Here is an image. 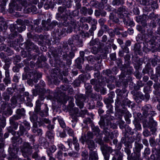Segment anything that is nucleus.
I'll return each mask as SVG.
<instances>
[{"label": "nucleus", "mask_w": 160, "mask_h": 160, "mask_svg": "<svg viewBox=\"0 0 160 160\" xmlns=\"http://www.w3.org/2000/svg\"><path fill=\"white\" fill-rule=\"evenodd\" d=\"M42 76L41 73L38 72L36 71H31L26 75H22V78L23 80L27 79V83L30 86H32L33 84V82H37Z\"/></svg>", "instance_id": "nucleus-1"}, {"label": "nucleus", "mask_w": 160, "mask_h": 160, "mask_svg": "<svg viewBox=\"0 0 160 160\" xmlns=\"http://www.w3.org/2000/svg\"><path fill=\"white\" fill-rule=\"evenodd\" d=\"M13 7V8L16 10L21 11L23 8V11L25 13H28L30 12H34L36 11L37 8L34 6L32 7L33 9H31L29 8H28V5L27 2L24 1H18V4L15 5H12Z\"/></svg>", "instance_id": "nucleus-2"}, {"label": "nucleus", "mask_w": 160, "mask_h": 160, "mask_svg": "<svg viewBox=\"0 0 160 160\" xmlns=\"http://www.w3.org/2000/svg\"><path fill=\"white\" fill-rule=\"evenodd\" d=\"M12 144L10 145L8 149V152H13V155L15 156V153H18L19 150V146L21 144L22 142V138L20 136H14L11 138Z\"/></svg>", "instance_id": "nucleus-3"}, {"label": "nucleus", "mask_w": 160, "mask_h": 160, "mask_svg": "<svg viewBox=\"0 0 160 160\" xmlns=\"http://www.w3.org/2000/svg\"><path fill=\"white\" fill-rule=\"evenodd\" d=\"M34 148L35 145H33V147L31 146L29 143L26 142H24L23 145L20 147L22 155L25 158L31 155L33 151L32 149H34Z\"/></svg>", "instance_id": "nucleus-4"}, {"label": "nucleus", "mask_w": 160, "mask_h": 160, "mask_svg": "<svg viewBox=\"0 0 160 160\" xmlns=\"http://www.w3.org/2000/svg\"><path fill=\"white\" fill-rule=\"evenodd\" d=\"M70 114L72 119L71 121L73 123L72 124V127H74L78 121L77 117H83L87 112V111H70Z\"/></svg>", "instance_id": "nucleus-5"}, {"label": "nucleus", "mask_w": 160, "mask_h": 160, "mask_svg": "<svg viewBox=\"0 0 160 160\" xmlns=\"http://www.w3.org/2000/svg\"><path fill=\"white\" fill-rule=\"evenodd\" d=\"M147 33L148 38L146 39L144 45L145 47L147 48L148 51L150 49V48L148 47H150L148 46L149 44V45L155 44L156 37L153 35V32L152 29L148 30Z\"/></svg>", "instance_id": "nucleus-6"}, {"label": "nucleus", "mask_w": 160, "mask_h": 160, "mask_svg": "<svg viewBox=\"0 0 160 160\" xmlns=\"http://www.w3.org/2000/svg\"><path fill=\"white\" fill-rule=\"evenodd\" d=\"M68 44L71 46L72 50L73 46L82 47L83 45L82 40L77 35H73L70 38L68 41Z\"/></svg>", "instance_id": "nucleus-7"}, {"label": "nucleus", "mask_w": 160, "mask_h": 160, "mask_svg": "<svg viewBox=\"0 0 160 160\" xmlns=\"http://www.w3.org/2000/svg\"><path fill=\"white\" fill-rule=\"evenodd\" d=\"M150 97V95L148 92H146L144 96L142 93L138 92L133 96L134 99L138 103L141 102L142 100L147 102L149 100Z\"/></svg>", "instance_id": "nucleus-8"}, {"label": "nucleus", "mask_w": 160, "mask_h": 160, "mask_svg": "<svg viewBox=\"0 0 160 160\" xmlns=\"http://www.w3.org/2000/svg\"><path fill=\"white\" fill-rule=\"evenodd\" d=\"M100 149L105 160H109L110 154L113 151L112 148L108 146L107 144H104L100 147Z\"/></svg>", "instance_id": "nucleus-9"}, {"label": "nucleus", "mask_w": 160, "mask_h": 160, "mask_svg": "<svg viewBox=\"0 0 160 160\" xmlns=\"http://www.w3.org/2000/svg\"><path fill=\"white\" fill-rule=\"evenodd\" d=\"M81 142L84 144L85 142H86L88 145V147L90 151L96 150L95 149V143L94 141L91 139H88L87 138L86 135L84 134L83 136H82L80 139Z\"/></svg>", "instance_id": "nucleus-10"}, {"label": "nucleus", "mask_w": 160, "mask_h": 160, "mask_svg": "<svg viewBox=\"0 0 160 160\" xmlns=\"http://www.w3.org/2000/svg\"><path fill=\"white\" fill-rule=\"evenodd\" d=\"M41 89V90H40L39 87H36V88L32 90L34 95L36 96L38 94L39 95V100L40 101L43 100L46 96L44 95L46 92V89L44 88Z\"/></svg>", "instance_id": "nucleus-11"}, {"label": "nucleus", "mask_w": 160, "mask_h": 160, "mask_svg": "<svg viewBox=\"0 0 160 160\" xmlns=\"http://www.w3.org/2000/svg\"><path fill=\"white\" fill-rule=\"evenodd\" d=\"M0 126L2 128H4L6 125V119L4 116H7L11 115L12 114V111H0Z\"/></svg>", "instance_id": "nucleus-12"}, {"label": "nucleus", "mask_w": 160, "mask_h": 160, "mask_svg": "<svg viewBox=\"0 0 160 160\" xmlns=\"http://www.w3.org/2000/svg\"><path fill=\"white\" fill-rule=\"evenodd\" d=\"M62 50V52H63V54L62 55L63 59H66L68 56L71 58H73L74 57L75 54L72 52H70L68 55L66 54V52L69 50V48L66 42L64 43Z\"/></svg>", "instance_id": "nucleus-13"}, {"label": "nucleus", "mask_w": 160, "mask_h": 160, "mask_svg": "<svg viewBox=\"0 0 160 160\" xmlns=\"http://www.w3.org/2000/svg\"><path fill=\"white\" fill-rule=\"evenodd\" d=\"M142 122L143 127L144 128L147 127H156L157 125V122L154 120L152 117L149 118L148 122H147L146 119H144Z\"/></svg>", "instance_id": "nucleus-14"}, {"label": "nucleus", "mask_w": 160, "mask_h": 160, "mask_svg": "<svg viewBox=\"0 0 160 160\" xmlns=\"http://www.w3.org/2000/svg\"><path fill=\"white\" fill-rule=\"evenodd\" d=\"M75 98L76 104L80 109L82 108L83 107V102L85 100L84 96L82 94H79L76 95Z\"/></svg>", "instance_id": "nucleus-15"}, {"label": "nucleus", "mask_w": 160, "mask_h": 160, "mask_svg": "<svg viewBox=\"0 0 160 160\" xmlns=\"http://www.w3.org/2000/svg\"><path fill=\"white\" fill-rule=\"evenodd\" d=\"M116 92L119 99H120L122 101H124L125 99L127 100L126 98L128 96V92L126 89L124 88L122 90H117Z\"/></svg>", "instance_id": "nucleus-16"}, {"label": "nucleus", "mask_w": 160, "mask_h": 160, "mask_svg": "<svg viewBox=\"0 0 160 160\" xmlns=\"http://www.w3.org/2000/svg\"><path fill=\"white\" fill-rule=\"evenodd\" d=\"M80 21L81 22L83 21L86 22L88 23L91 22L93 23L92 24L91 28L93 30H95L96 28V24L97 23V21L95 19H92L91 17H89L87 18H83L81 19Z\"/></svg>", "instance_id": "nucleus-17"}, {"label": "nucleus", "mask_w": 160, "mask_h": 160, "mask_svg": "<svg viewBox=\"0 0 160 160\" xmlns=\"http://www.w3.org/2000/svg\"><path fill=\"white\" fill-rule=\"evenodd\" d=\"M19 130L17 132V134L19 136H24L26 135L27 137L29 136V134L28 133L27 129L25 128L21 124H20Z\"/></svg>", "instance_id": "nucleus-18"}, {"label": "nucleus", "mask_w": 160, "mask_h": 160, "mask_svg": "<svg viewBox=\"0 0 160 160\" xmlns=\"http://www.w3.org/2000/svg\"><path fill=\"white\" fill-rule=\"evenodd\" d=\"M117 12L118 13V15L120 16H118L121 18L123 19L124 18V14L126 15L127 14V12L126 10V8L125 7L123 6L122 7H120L118 8L117 10Z\"/></svg>", "instance_id": "nucleus-19"}, {"label": "nucleus", "mask_w": 160, "mask_h": 160, "mask_svg": "<svg viewBox=\"0 0 160 160\" xmlns=\"http://www.w3.org/2000/svg\"><path fill=\"white\" fill-rule=\"evenodd\" d=\"M98 159L97 150H91L89 152V160H98Z\"/></svg>", "instance_id": "nucleus-20"}, {"label": "nucleus", "mask_w": 160, "mask_h": 160, "mask_svg": "<svg viewBox=\"0 0 160 160\" xmlns=\"http://www.w3.org/2000/svg\"><path fill=\"white\" fill-rule=\"evenodd\" d=\"M127 20L126 19L124 18L122 19V21L126 26H129L131 27L134 26L135 24L134 23L132 19H131L128 17H127Z\"/></svg>", "instance_id": "nucleus-21"}, {"label": "nucleus", "mask_w": 160, "mask_h": 160, "mask_svg": "<svg viewBox=\"0 0 160 160\" xmlns=\"http://www.w3.org/2000/svg\"><path fill=\"white\" fill-rule=\"evenodd\" d=\"M115 96L114 92H111L108 94V97L104 99V102L106 104L111 103L113 102V98Z\"/></svg>", "instance_id": "nucleus-22"}, {"label": "nucleus", "mask_w": 160, "mask_h": 160, "mask_svg": "<svg viewBox=\"0 0 160 160\" xmlns=\"http://www.w3.org/2000/svg\"><path fill=\"white\" fill-rule=\"evenodd\" d=\"M37 111H34L32 112V114L31 112H29L30 115V119L32 122H36L38 120V112Z\"/></svg>", "instance_id": "nucleus-23"}, {"label": "nucleus", "mask_w": 160, "mask_h": 160, "mask_svg": "<svg viewBox=\"0 0 160 160\" xmlns=\"http://www.w3.org/2000/svg\"><path fill=\"white\" fill-rule=\"evenodd\" d=\"M135 104L132 102H131L130 101H128L126 104H124L123 109L127 110L128 109H132L134 110L133 108L135 106Z\"/></svg>", "instance_id": "nucleus-24"}, {"label": "nucleus", "mask_w": 160, "mask_h": 160, "mask_svg": "<svg viewBox=\"0 0 160 160\" xmlns=\"http://www.w3.org/2000/svg\"><path fill=\"white\" fill-rule=\"evenodd\" d=\"M16 112V114L12 117L16 120L20 119L22 117H24L25 115L24 111H17Z\"/></svg>", "instance_id": "nucleus-25"}, {"label": "nucleus", "mask_w": 160, "mask_h": 160, "mask_svg": "<svg viewBox=\"0 0 160 160\" xmlns=\"http://www.w3.org/2000/svg\"><path fill=\"white\" fill-rule=\"evenodd\" d=\"M122 154L120 151L117 150L116 151L115 154L113 157L112 160H122Z\"/></svg>", "instance_id": "nucleus-26"}, {"label": "nucleus", "mask_w": 160, "mask_h": 160, "mask_svg": "<svg viewBox=\"0 0 160 160\" xmlns=\"http://www.w3.org/2000/svg\"><path fill=\"white\" fill-rule=\"evenodd\" d=\"M143 147L142 144L139 143L137 142H135V148H134V151L136 152H140L141 150Z\"/></svg>", "instance_id": "nucleus-27"}, {"label": "nucleus", "mask_w": 160, "mask_h": 160, "mask_svg": "<svg viewBox=\"0 0 160 160\" xmlns=\"http://www.w3.org/2000/svg\"><path fill=\"white\" fill-rule=\"evenodd\" d=\"M14 118L12 117L10 118L9 121L11 125L13 127V128L15 130H16L18 128V122H16Z\"/></svg>", "instance_id": "nucleus-28"}, {"label": "nucleus", "mask_w": 160, "mask_h": 160, "mask_svg": "<svg viewBox=\"0 0 160 160\" xmlns=\"http://www.w3.org/2000/svg\"><path fill=\"white\" fill-rule=\"evenodd\" d=\"M35 152L32 153V158H34L35 160H38L39 158V155L38 154L39 152V150L38 149V146L37 145H35V148L34 149Z\"/></svg>", "instance_id": "nucleus-29"}, {"label": "nucleus", "mask_w": 160, "mask_h": 160, "mask_svg": "<svg viewBox=\"0 0 160 160\" xmlns=\"http://www.w3.org/2000/svg\"><path fill=\"white\" fill-rule=\"evenodd\" d=\"M31 96H28L25 98H24L23 99L25 101L26 105L28 106L32 107L33 106L32 103L31 102L32 99L31 98Z\"/></svg>", "instance_id": "nucleus-30"}, {"label": "nucleus", "mask_w": 160, "mask_h": 160, "mask_svg": "<svg viewBox=\"0 0 160 160\" xmlns=\"http://www.w3.org/2000/svg\"><path fill=\"white\" fill-rule=\"evenodd\" d=\"M46 136L50 139L51 143H53L54 142V135L52 131H47L46 133Z\"/></svg>", "instance_id": "nucleus-31"}, {"label": "nucleus", "mask_w": 160, "mask_h": 160, "mask_svg": "<svg viewBox=\"0 0 160 160\" xmlns=\"http://www.w3.org/2000/svg\"><path fill=\"white\" fill-rule=\"evenodd\" d=\"M120 99H119L118 98L117 100L116 101L115 105L116 107L117 108H119V109H116V110H121V109H123V105L120 104Z\"/></svg>", "instance_id": "nucleus-32"}, {"label": "nucleus", "mask_w": 160, "mask_h": 160, "mask_svg": "<svg viewBox=\"0 0 160 160\" xmlns=\"http://www.w3.org/2000/svg\"><path fill=\"white\" fill-rule=\"evenodd\" d=\"M128 138V136L126 134H125L124 136L122 137L121 139V142L123 143L125 147H131V146L130 145H128L127 144V138Z\"/></svg>", "instance_id": "nucleus-33"}, {"label": "nucleus", "mask_w": 160, "mask_h": 160, "mask_svg": "<svg viewBox=\"0 0 160 160\" xmlns=\"http://www.w3.org/2000/svg\"><path fill=\"white\" fill-rule=\"evenodd\" d=\"M43 122L46 124H49L51 123V121L48 119L46 118H42L40 121V122H38L39 127H40L43 124Z\"/></svg>", "instance_id": "nucleus-34"}, {"label": "nucleus", "mask_w": 160, "mask_h": 160, "mask_svg": "<svg viewBox=\"0 0 160 160\" xmlns=\"http://www.w3.org/2000/svg\"><path fill=\"white\" fill-rule=\"evenodd\" d=\"M38 0H29V4H28V8H30L31 9H33L32 7L33 6H34L36 7V6L34 5H33V4L36 5L38 3Z\"/></svg>", "instance_id": "nucleus-35"}, {"label": "nucleus", "mask_w": 160, "mask_h": 160, "mask_svg": "<svg viewBox=\"0 0 160 160\" xmlns=\"http://www.w3.org/2000/svg\"><path fill=\"white\" fill-rule=\"evenodd\" d=\"M58 24V22L57 21H53L50 24V25H49L48 24L47 22L45 26H44L45 27H47V30L50 29L54 26H56Z\"/></svg>", "instance_id": "nucleus-36"}, {"label": "nucleus", "mask_w": 160, "mask_h": 160, "mask_svg": "<svg viewBox=\"0 0 160 160\" xmlns=\"http://www.w3.org/2000/svg\"><path fill=\"white\" fill-rule=\"evenodd\" d=\"M154 112L153 111H144L142 114L146 118L149 114L151 115V117H152L154 114Z\"/></svg>", "instance_id": "nucleus-37"}, {"label": "nucleus", "mask_w": 160, "mask_h": 160, "mask_svg": "<svg viewBox=\"0 0 160 160\" xmlns=\"http://www.w3.org/2000/svg\"><path fill=\"white\" fill-rule=\"evenodd\" d=\"M14 28L15 29H17V31L20 32L24 31L26 28V26L24 25L18 27L16 25L14 26Z\"/></svg>", "instance_id": "nucleus-38"}, {"label": "nucleus", "mask_w": 160, "mask_h": 160, "mask_svg": "<svg viewBox=\"0 0 160 160\" xmlns=\"http://www.w3.org/2000/svg\"><path fill=\"white\" fill-rule=\"evenodd\" d=\"M1 57L3 59V60L5 63H10L11 62L10 59L6 55H5L3 53L0 54Z\"/></svg>", "instance_id": "nucleus-39"}, {"label": "nucleus", "mask_w": 160, "mask_h": 160, "mask_svg": "<svg viewBox=\"0 0 160 160\" xmlns=\"http://www.w3.org/2000/svg\"><path fill=\"white\" fill-rule=\"evenodd\" d=\"M56 157L58 159V160H62L63 159L62 152L60 150L59 151L56 155Z\"/></svg>", "instance_id": "nucleus-40"}, {"label": "nucleus", "mask_w": 160, "mask_h": 160, "mask_svg": "<svg viewBox=\"0 0 160 160\" xmlns=\"http://www.w3.org/2000/svg\"><path fill=\"white\" fill-rule=\"evenodd\" d=\"M56 147L54 145H52L50 147L48 148V150H47V154L48 153H51L52 154L56 150Z\"/></svg>", "instance_id": "nucleus-41"}, {"label": "nucleus", "mask_w": 160, "mask_h": 160, "mask_svg": "<svg viewBox=\"0 0 160 160\" xmlns=\"http://www.w3.org/2000/svg\"><path fill=\"white\" fill-rule=\"evenodd\" d=\"M127 139V144L128 145H130L131 146V147H129V148H132V143L134 142V138L132 137H128V138Z\"/></svg>", "instance_id": "nucleus-42"}, {"label": "nucleus", "mask_w": 160, "mask_h": 160, "mask_svg": "<svg viewBox=\"0 0 160 160\" xmlns=\"http://www.w3.org/2000/svg\"><path fill=\"white\" fill-rule=\"evenodd\" d=\"M93 133L95 135H98L100 132V130L98 127L92 126Z\"/></svg>", "instance_id": "nucleus-43"}, {"label": "nucleus", "mask_w": 160, "mask_h": 160, "mask_svg": "<svg viewBox=\"0 0 160 160\" xmlns=\"http://www.w3.org/2000/svg\"><path fill=\"white\" fill-rule=\"evenodd\" d=\"M112 3L113 5H118L123 4L124 2L123 0H113Z\"/></svg>", "instance_id": "nucleus-44"}, {"label": "nucleus", "mask_w": 160, "mask_h": 160, "mask_svg": "<svg viewBox=\"0 0 160 160\" xmlns=\"http://www.w3.org/2000/svg\"><path fill=\"white\" fill-rule=\"evenodd\" d=\"M41 102L39 100H38L36 102V107L34 110H40L41 109Z\"/></svg>", "instance_id": "nucleus-45"}, {"label": "nucleus", "mask_w": 160, "mask_h": 160, "mask_svg": "<svg viewBox=\"0 0 160 160\" xmlns=\"http://www.w3.org/2000/svg\"><path fill=\"white\" fill-rule=\"evenodd\" d=\"M96 142L98 143L100 145V147L104 145L103 141L101 137L97 138L95 139Z\"/></svg>", "instance_id": "nucleus-46"}, {"label": "nucleus", "mask_w": 160, "mask_h": 160, "mask_svg": "<svg viewBox=\"0 0 160 160\" xmlns=\"http://www.w3.org/2000/svg\"><path fill=\"white\" fill-rule=\"evenodd\" d=\"M57 102L60 104H64L66 102L67 100L65 98L62 97L57 100Z\"/></svg>", "instance_id": "nucleus-47"}, {"label": "nucleus", "mask_w": 160, "mask_h": 160, "mask_svg": "<svg viewBox=\"0 0 160 160\" xmlns=\"http://www.w3.org/2000/svg\"><path fill=\"white\" fill-rule=\"evenodd\" d=\"M58 120L60 126L63 128H65L66 124L63 119L62 118H58Z\"/></svg>", "instance_id": "nucleus-48"}, {"label": "nucleus", "mask_w": 160, "mask_h": 160, "mask_svg": "<svg viewBox=\"0 0 160 160\" xmlns=\"http://www.w3.org/2000/svg\"><path fill=\"white\" fill-rule=\"evenodd\" d=\"M48 111H37L38 114L41 116V117H44L47 115L48 113Z\"/></svg>", "instance_id": "nucleus-49"}, {"label": "nucleus", "mask_w": 160, "mask_h": 160, "mask_svg": "<svg viewBox=\"0 0 160 160\" xmlns=\"http://www.w3.org/2000/svg\"><path fill=\"white\" fill-rule=\"evenodd\" d=\"M129 88L131 89H134L135 90H138V88H137V86L135 85V84L132 82H130L129 84Z\"/></svg>", "instance_id": "nucleus-50"}, {"label": "nucleus", "mask_w": 160, "mask_h": 160, "mask_svg": "<svg viewBox=\"0 0 160 160\" xmlns=\"http://www.w3.org/2000/svg\"><path fill=\"white\" fill-rule=\"evenodd\" d=\"M66 130L68 131V134L70 136L72 137L74 135V133L72 129L68 127L66 129Z\"/></svg>", "instance_id": "nucleus-51"}, {"label": "nucleus", "mask_w": 160, "mask_h": 160, "mask_svg": "<svg viewBox=\"0 0 160 160\" xmlns=\"http://www.w3.org/2000/svg\"><path fill=\"white\" fill-rule=\"evenodd\" d=\"M140 152L135 153L133 157V158L134 160H138L140 158Z\"/></svg>", "instance_id": "nucleus-52"}, {"label": "nucleus", "mask_w": 160, "mask_h": 160, "mask_svg": "<svg viewBox=\"0 0 160 160\" xmlns=\"http://www.w3.org/2000/svg\"><path fill=\"white\" fill-rule=\"evenodd\" d=\"M6 45L4 44H2L0 45V49L1 50H3L5 52H8L9 50L8 49H6Z\"/></svg>", "instance_id": "nucleus-53"}, {"label": "nucleus", "mask_w": 160, "mask_h": 160, "mask_svg": "<svg viewBox=\"0 0 160 160\" xmlns=\"http://www.w3.org/2000/svg\"><path fill=\"white\" fill-rule=\"evenodd\" d=\"M2 97L3 99L5 100L6 101H8L9 100L10 97L5 92H4L3 93Z\"/></svg>", "instance_id": "nucleus-54"}, {"label": "nucleus", "mask_w": 160, "mask_h": 160, "mask_svg": "<svg viewBox=\"0 0 160 160\" xmlns=\"http://www.w3.org/2000/svg\"><path fill=\"white\" fill-rule=\"evenodd\" d=\"M4 139L3 138H0V149L2 151L3 150V148L4 145Z\"/></svg>", "instance_id": "nucleus-55"}, {"label": "nucleus", "mask_w": 160, "mask_h": 160, "mask_svg": "<svg viewBox=\"0 0 160 160\" xmlns=\"http://www.w3.org/2000/svg\"><path fill=\"white\" fill-rule=\"evenodd\" d=\"M103 130V132L105 136H109L110 135V132L108 131V127H104V128H102Z\"/></svg>", "instance_id": "nucleus-56"}, {"label": "nucleus", "mask_w": 160, "mask_h": 160, "mask_svg": "<svg viewBox=\"0 0 160 160\" xmlns=\"http://www.w3.org/2000/svg\"><path fill=\"white\" fill-rule=\"evenodd\" d=\"M39 84H40V85L39 86L35 85V88H36V87H39L40 89V90H41V88H45L44 87L45 86V82L43 81L42 80L40 81L39 82Z\"/></svg>", "instance_id": "nucleus-57"}, {"label": "nucleus", "mask_w": 160, "mask_h": 160, "mask_svg": "<svg viewBox=\"0 0 160 160\" xmlns=\"http://www.w3.org/2000/svg\"><path fill=\"white\" fill-rule=\"evenodd\" d=\"M88 9L85 7H83L81 9V13L84 15L87 14Z\"/></svg>", "instance_id": "nucleus-58"}, {"label": "nucleus", "mask_w": 160, "mask_h": 160, "mask_svg": "<svg viewBox=\"0 0 160 160\" xmlns=\"http://www.w3.org/2000/svg\"><path fill=\"white\" fill-rule=\"evenodd\" d=\"M98 39H95L92 40L90 42V44L91 46H93L96 45H98Z\"/></svg>", "instance_id": "nucleus-59"}, {"label": "nucleus", "mask_w": 160, "mask_h": 160, "mask_svg": "<svg viewBox=\"0 0 160 160\" xmlns=\"http://www.w3.org/2000/svg\"><path fill=\"white\" fill-rule=\"evenodd\" d=\"M152 7L154 9H157L158 8V5L157 3V0H155L152 4Z\"/></svg>", "instance_id": "nucleus-60"}, {"label": "nucleus", "mask_w": 160, "mask_h": 160, "mask_svg": "<svg viewBox=\"0 0 160 160\" xmlns=\"http://www.w3.org/2000/svg\"><path fill=\"white\" fill-rule=\"evenodd\" d=\"M81 156H82V158H88V152L86 150L82 152L81 153Z\"/></svg>", "instance_id": "nucleus-61"}, {"label": "nucleus", "mask_w": 160, "mask_h": 160, "mask_svg": "<svg viewBox=\"0 0 160 160\" xmlns=\"http://www.w3.org/2000/svg\"><path fill=\"white\" fill-rule=\"evenodd\" d=\"M3 81L7 86H8V84H10L11 83L10 78H5L3 80Z\"/></svg>", "instance_id": "nucleus-62"}, {"label": "nucleus", "mask_w": 160, "mask_h": 160, "mask_svg": "<svg viewBox=\"0 0 160 160\" xmlns=\"http://www.w3.org/2000/svg\"><path fill=\"white\" fill-rule=\"evenodd\" d=\"M150 132L147 129H145L143 132V135L145 137H148L150 135Z\"/></svg>", "instance_id": "nucleus-63"}, {"label": "nucleus", "mask_w": 160, "mask_h": 160, "mask_svg": "<svg viewBox=\"0 0 160 160\" xmlns=\"http://www.w3.org/2000/svg\"><path fill=\"white\" fill-rule=\"evenodd\" d=\"M98 51V48L96 46H93L91 48V51L93 54H96L97 53Z\"/></svg>", "instance_id": "nucleus-64"}]
</instances>
